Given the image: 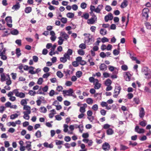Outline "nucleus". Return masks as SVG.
Instances as JSON below:
<instances>
[{"instance_id":"nucleus-1","label":"nucleus","mask_w":151,"mask_h":151,"mask_svg":"<svg viewBox=\"0 0 151 151\" xmlns=\"http://www.w3.org/2000/svg\"><path fill=\"white\" fill-rule=\"evenodd\" d=\"M73 53V50L72 49H68L66 52L65 53L63 57H61L60 59L61 62L65 63L67 61V59L70 60V56Z\"/></svg>"},{"instance_id":"nucleus-2","label":"nucleus","mask_w":151,"mask_h":151,"mask_svg":"<svg viewBox=\"0 0 151 151\" xmlns=\"http://www.w3.org/2000/svg\"><path fill=\"white\" fill-rule=\"evenodd\" d=\"M142 72L145 76V78L148 79L151 78L150 70L147 67H144L142 69Z\"/></svg>"},{"instance_id":"nucleus-3","label":"nucleus","mask_w":151,"mask_h":151,"mask_svg":"<svg viewBox=\"0 0 151 151\" xmlns=\"http://www.w3.org/2000/svg\"><path fill=\"white\" fill-rule=\"evenodd\" d=\"M63 92L64 96H72L74 98H76L77 97L76 96L74 93L73 91L72 88H70L68 90H63Z\"/></svg>"},{"instance_id":"nucleus-4","label":"nucleus","mask_w":151,"mask_h":151,"mask_svg":"<svg viewBox=\"0 0 151 151\" xmlns=\"http://www.w3.org/2000/svg\"><path fill=\"white\" fill-rule=\"evenodd\" d=\"M83 35L84 36L87 35L85 37L84 42L85 43L87 44L88 45H90L92 43V36L90 35V34H87L86 33L84 34Z\"/></svg>"},{"instance_id":"nucleus-5","label":"nucleus","mask_w":151,"mask_h":151,"mask_svg":"<svg viewBox=\"0 0 151 151\" xmlns=\"http://www.w3.org/2000/svg\"><path fill=\"white\" fill-rule=\"evenodd\" d=\"M121 89V88L120 86L118 84H117L115 86L114 93V94L113 95V96L114 98H117L118 95L120 93Z\"/></svg>"},{"instance_id":"nucleus-6","label":"nucleus","mask_w":151,"mask_h":151,"mask_svg":"<svg viewBox=\"0 0 151 151\" xmlns=\"http://www.w3.org/2000/svg\"><path fill=\"white\" fill-rule=\"evenodd\" d=\"M13 92L16 96L20 98H23L25 97V95L24 93L22 92H19L18 89H15L13 90Z\"/></svg>"},{"instance_id":"nucleus-7","label":"nucleus","mask_w":151,"mask_h":151,"mask_svg":"<svg viewBox=\"0 0 151 151\" xmlns=\"http://www.w3.org/2000/svg\"><path fill=\"white\" fill-rule=\"evenodd\" d=\"M97 20L96 16L93 14L92 17L90 19H88L87 23L89 24H93L96 22Z\"/></svg>"},{"instance_id":"nucleus-8","label":"nucleus","mask_w":151,"mask_h":151,"mask_svg":"<svg viewBox=\"0 0 151 151\" xmlns=\"http://www.w3.org/2000/svg\"><path fill=\"white\" fill-rule=\"evenodd\" d=\"M149 10L148 8H145L142 11V15L147 20L149 17L148 13Z\"/></svg>"},{"instance_id":"nucleus-9","label":"nucleus","mask_w":151,"mask_h":151,"mask_svg":"<svg viewBox=\"0 0 151 151\" xmlns=\"http://www.w3.org/2000/svg\"><path fill=\"white\" fill-rule=\"evenodd\" d=\"M139 116L140 118L143 119L145 114L144 109L143 107H141L139 109Z\"/></svg>"},{"instance_id":"nucleus-10","label":"nucleus","mask_w":151,"mask_h":151,"mask_svg":"<svg viewBox=\"0 0 151 151\" xmlns=\"http://www.w3.org/2000/svg\"><path fill=\"white\" fill-rule=\"evenodd\" d=\"M60 36L62 37L65 41L67 40L69 38V36L64 32H62L60 33Z\"/></svg>"},{"instance_id":"nucleus-11","label":"nucleus","mask_w":151,"mask_h":151,"mask_svg":"<svg viewBox=\"0 0 151 151\" xmlns=\"http://www.w3.org/2000/svg\"><path fill=\"white\" fill-rule=\"evenodd\" d=\"M14 93L13 90L12 91H9V93L7 94L8 96L10 97L9 100L12 101H15L16 99V98L15 97L13 96Z\"/></svg>"},{"instance_id":"nucleus-12","label":"nucleus","mask_w":151,"mask_h":151,"mask_svg":"<svg viewBox=\"0 0 151 151\" xmlns=\"http://www.w3.org/2000/svg\"><path fill=\"white\" fill-rule=\"evenodd\" d=\"M5 20L7 22V26L9 27H12V26L11 24L12 22V17H7L6 18Z\"/></svg>"},{"instance_id":"nucleus-13","label":"nucleus","mask_w":151,"mask_h":151,"mask_svg":"<svg viewBox=\"0 0 151 151\" xmlns=\"http://www.w3.org/2000/svg\"><path fill=\"white\" fill-rule=\"evenodd\" d=\"M93 84L94 88L96 89H99L101 87V84L99 83L98 80L95 79V81L94 82Z\"/></svg>"},{"instance_id":"nucleus-14","label":"nucleus","mask_w":151,"mask_h":151,"mask_svg":"<svg viewBox=\"0 0 151 151\" xmlns=\"http://www.w3.org/2000/svg\"><path fill=\"white\" fill-rule=\"evenodd\" d=\"M100 105L103 107H106V109L108 110H110L111 108V106L110 105L108 106L107 102L102 101Z\"/></svg>"},{"instance_id":"nucleus-15","label":"nucleus","mask_w":151,"mask_h":151,"mask_svg":"<svg viewBox=\"0 0 151 151\" xmlns=\"http://www.w3.org/2000/svg\"><path fill=\"white\" fill-rule=\"evenodd\" d=\"M131 76V75L129 72H125L124 76V78L127 81H130Z\"/></svg>"},{"instance_id":"nucleus-16","label":"nucleus","mask_w":151,"mask_h":151,"mask_svg":"<svg viewBox=\"0 0 151 151\" xmlns=\"http://www.w3.org/2000/svg\"><path fill=\"white\" fill-rule=\"evenodd\" d=\"M134 131L138 133H143L145 132L144 129L142 128H139L138 126H136L135 128Z\"/></svg>"},{"instance_id":"nucleus-17","label":"nucleus","mask_w":151,"mask_h":151,"mask_svg":"<svg viewBox=\"0 0 151 151\" xmlns=\"http://www.w3.org/2000/svg\"><path fill=\"white\" fill-rule=\"evenodd\" d=\"M8 76H9V74H5L4 73H2L1 74V81L2 82H3L7 80Z\"/></svg>"},{"instance_id":"nucleus-18","label":"nucleus","mask_w":151,"mask_h":151,"mask_svg":"<svg viewBox=\"0 0 151 151\" xmlns=\"http://www.w3.org/2000/svg\"><path fill=\"white\" fill-rule=\"evenodd\" d=\"M87 107V105L85 103L83 104L82 106L80 107L79 111L81 113H84L86 111V109Z\"/></svg>"},{"instance_id":"nucleus-19","label":"nucleus","mask_w":151,"mask_h":151,"mask_svg":"<svg viewBox=\"0 0 151 151\" xmlns=\"http://www.w3.org/2000/svg\"><path fill=\"white\" fill-rule=\"evenodd\" d=\"M113 19V16L111 13H109L108 15L105 16L104 20L106 22H107L109 20H112Z\"/></svg>"},{"instance_id":"nucleus-20","label":"nucleus","mask_w":151,"mask_h":151,"mask_svg":"<svg viewBox=\"0 0 151 151\" xmlns=\"http://www.w3.org/2000/svg\"><path fill=\"white\" fill-rule=\"evenodd\" d=\"M103 149L105 151L109 150L110 149V146L109 144L107 142H105L102 145Z\"/></svg>"},{"instance_id":"nucleus-21","label":"nucleus","mask_w":151,"mask_h":151,"mask_svg":"<svg viewBox=\"0 0 151 151\" xmlns=\"http://www.w3.org/2000/svg\"><path fill=\"white\" fill-rule=\"evenodd\" d=\"M23 109L26 110V111H23V113H27L28 114H30L31 113V108L28 106L26 105L24 106L23 107Z\"/></svg>"},{"instance_id":"nucleus-22","label":"nucleus","mask_w":151,"mask_h":151,"mask_svg":"<svg viewBox=\"0 0 151 151\" xmlns=\"http://www.w3.org/2000/svg\"><path fill=\"white\" fill-rule=\"evenodd\" d=\"M20 4L19 2H17L16 4L12 7V9L15 10H17L20 8Z\"/></svg>"},{"instance_id":"nucleus-23","label":"nucleus","mask_w":151,"mask_h":151,"mask_svg":"<svg viewBox=\"0 0 151 151\" xmlns=\"http://www.w3.org/2000/svg\"><path fill=\"white\" fill-rule=\"evenodd\" d=\"M100 70L105 71L107 70V66L104 63L101 64L99 66Z\"/></svg>"},{"instance_id":"nucleus-24","label":"nucleus","mask_w":151,"mask_h":151,"mask_svg":"<svg viewBox=\"0 0 151 151\" xmlns=\"http://www.w3.org/2000/svg\"><path fill=\"white\" fill-rule=\"evenodd\" d=\"M128 1L127 0H123V1L120 5V7L122 8H124L128 5Z\"/></svg>"},{"instance_id":"nucleus-25","label":"nucleus","mask_w":151,"mask_h":151,"mask_svg":"<svg viewBox=\"0 0 151 151\" xmlns=\"http://www.w3.org/2000/svg\"><path fill=\"white\" fill-rule=\"evenodd\" d=\"M103 6L101 4L99 5L95 9V12L99 13L101 11L103 8Z\"/></svg>"},{"instance_id":"nucleus-26","label":"nucleus","mask_w":151,"mask_h":151,"mask_svg":"<svg viewBox=\"0 0 151 151\" xmlns=\"http://www.w3.org/2000/svg\"><path fill=\"white\" fill-rule=\"evenodd\" d=\"M106 134L108 135H111L114 133V130L111 128H109L106 131Z\"/></svg>"},{"instance_id":"nucleus-27","label":"nucleus","mask_w":151,"mask_h":151,"mask_svg":"<svg viewBox=\"0 0 151 151\" xmlns=\"http://www.w3.org/2000/svg\"><path fill=\"white\" fill-rule=\"evenodd\" d=\"M133 101L135 104L137 105H138L140 103V101L139 98L135 97L133 99Z\"/></svg>"},{"instance_id":"nucleus-28","label":"nucleus","mask_w":151,"mask_h":151,"mask_svg":"<svg viewBox=\"0 0 151 151\" xmlns=\"http://www.w3.org/2000/svg\"><path fill=\"white\" fill-rule=\"evenodd\" d=\"M23 114H24L23 116V118L27 120H29L30 118V116L29 115L30 114H28L27 113H23Z\"/></svg>"},{"instance_id":"nucleus-29","label":"nucleus","mask_w":151,"mask_h":151,"mask_svg":"<svg viewBox=\"0 0 151 151\" xmlns=\"http://www.w3.org/2000/svg\"><path fill=\"white\" fill-rule=\"evenodd\" d=\"M20 52L21 50L19 48H17L16 49L15 53L18 58H19L21 55Z\"/></svg>"},{"instance_id":"nucleus-30","label":"nucleus","mask_w":151,"mask_h":151,"mask_svg":"<svg viewBox=\"0 0 151 151\" xmlns=\"http://www.w3.org/2000/svg\"><path fill=\"white\" fill-rule=\"evenodd\" d=\"M58 19L59 20H60L61 22L64 24L66 23L67 21V19L66 18L62 17L61 18H60L58 17Z\"/></svg>"},{"instance_id":"nucleus-31","label":"nucleus","mask_w":151,"mask_h":151,"mask_svg":"<svg viewBox=\"0 0 151 151\" xmlns=\"http://www.w3.org/2000/svg\"><path fill=\"white\" fill-rule=\"evenodd\" d=\"M86 102L88 104L91 105L93 103V100L91 98H88L86 99Z\"/></svg>"},{"instance_id":"nucleus-32","label":"nucleus","mask_w":151,"mask_h":151,"mask_svg":"<svg viewBox=\"0 0 151 151\" xmlns=\"http://www.w3.org/2000/svg\"><path fill=\"white\" fill-rule=\"evenodd\" d=\"M32 10V8L30 7H27L25 8L24 11L26 13H30Z\"/></svg>"},{"instance_id":"nucleus-33","label":"nucleus","mask_w":151,"mask_h":151,"mask_svg":"<svg viewBox=\"0 0 151 151\" xmlns=\"http://www.w3.org/2000/svg\"><path fill=\"white\" fill-rule=\"evenodd\" d=\"M100 34L102 35H106L107 33V31L104 29H101L100 31Z\"/></svg>"},{"instance_id":"nucleus-34","label":"nucleus","mask_w":151,"mask_h":151,"mask_svg":"<svg viewBox=\"0 0 151 151\" xmlns=\"http://www.w3.org/2000/svg\"><path fill=\"white\" fill-rule=\"evenodd\" d=\"M112 83V81L109 79H107L105 81V84L106 86H110Z\"/></svg>"},{"instance_id":"nucleus-35","label":"nucleus","mask_w":151,"mask_h":151,"mask_svg":"<svg viewBox=\"0 0 151 151\" xmlns=\"http://www.w3.org/2000/svg\"><path fill=\"white\" fill-rule=\"evenodd\" d=\"M62 37H58L59 40L58 41V43L59 45H60L63 44V42L64 41V40L62 39Z\"/></svg>"},{"instance_id":"nucleus-36","label":"nucleus","mask_w":151,"mask_h":151,"mask_svg":"<svg viewBox=\"0 0 151 151\" xmlns=\"http://www.w3.org/2000/svg\"><path fill=\"white\" fill-rule=\"evenodd\" d=\"M35 136L37 138H40L41 137V132L40 130H38L35 133Z\"/></svg>"},{"instance_id":"nucleus-37","label":"nucleus","mask_w":151,"mask_h":151,"mask_svg":"<svg viewBox=\"0 0 151 151\" xmlns=\"http://www.w3.org/2000/svg\"><path fill=\"white\" fill-rule=\"evenodd\" d=\"M67 17L70 18H72L74 17V14L71 12H68L66 14Z\"/></svg>"},{"instance_id":"nucleus-38","label":"nucleus","mask_w":151,"mask_h":151,"mask_svg":"<svg viewBox=\"0 0 151 151\" xmlns=\"http://www.w3.org/2000/svg\"><path fill=\"white\" fill-rule=\"evenodd\" d=\"M139 124L142 127H144L147 125V123L145 120H143V121L140 122Z\"/></svg>"},{"instance_id":"nucleus-39","label":"nucleus","mask_w":151,"mask_h":151,"mask_svg":"<svg viewBox=\"0 0 151 151\" xmlns=\"http://www.w3.org/2000/svg\"><path fill=\"white\" fill-rule=\"evenodd\" d=\"M47 111L46 108L42 106L40 108V112L43 113H45Z\"/></svg>"},{"instance_id":"nucleus-40","label":"nucleus","mask_w":151,"mask_h":151,"mask_svg":"<svg viewBox=\"0 0 151 151\" xmlns=\"http://www.w3.org/2000/svg\"><path fill=\"white\" fill-rule=\"evenodd\" d=\"M11 33L13 35H17L19 34V31L17 29H14L11 31Z\"/></svg>"},{"instance_id":"nucleus-41","label":"nucleus","mask_w":151,"mask_h":151,"mask_svg":"<svg viewBox=\"0 0 151 151\" xmlns=\"http://www.w3.org/2000/svg\"><path fill=\"white\" fill-rule=\"evenodd\" d=\"M18 116L19 115L16 113L14 114H12L10 115V119H14L17 118Z\"/></svg>"},{"instance_id":"nucleus-42","label":"nucleus","mask_w":151,"mask_h":151,"mask_svg":"<svg viewBox=\"0 0 151 151\" xmlns=\"http://www.w3.org/2000/svg\"><path fill=\"white\" fill-rule=\"evenodd\" d=\"M6 125L9 127L12 126L13 127H15L16 126V124L14 122H9L6 124Z\"/></svg>"},{"instance_id":"nucleus-43","label":"nucleus","mask_w":151,"mask_h":151,"mask_svg":"<svg viewBox=\"0 0 151 151\" xmlns=\"http://www.w3.org/2000/svg\"><path fill=\"white\" fill-rule=\"evenodd\" d=\"M3 50L2 51V49H1L0 50V56L5 55L6 54V48H4Z\"/></svg>"},{"instance_id":"nucleus-44","label":"nucleus","mask_w":151,"mask_h":151,"mask_svg":"<svg viewBox=\"0 0 151 151\" xmlns=\"http://www.w3.org/2000/svg\"><path fill=\"white\" fill-rule=\"evenodd\" d=\"M36 93L37 94H43L45 95V93L43 92L42 87H41L39 89L38 91Z\"/></svg>"},{"instance_id":"nucleus-45","label":"nucleus","mask_w":151,"mask_h":151,"mask_svg":"<svg viewBox=\"0 0 151 151\" xmlns=\"http://www.w3.org/2000/svg\"><path fill=\"white\" fill-rule=\"evenodd\" d=\"M8 79H7V80H6V84L8 86H9V85H11V83H12V81H11V80L10 78V76H8Z\"/></svg>"},{"instance_id":"nucleus-46","label":"nucleus","mask_w":151,"mask_h":151,"mask_svg":"<svg viewBox=\"0 0 151 151\" xmlns=\"http://www.w3.org/2000/svg\"><path fill=\"white\" fill-rule=\"evenodd\" d=\"M57 76L59 78H61L63 76V74L60 71H58L56 73Z\"/></svg>"},{"instance_id":"nucleus-47","label":"nucleus","mask_w":151,"mask_h":151,"mask_svg":"<svg viewBox=\"0 0 151 151\" xmlns=\"http://www.w3.org/2000/svg\"><path fill=\"white\" fill-rule=\"evenodd\" d=\"M20 103L23 106H26L25 105L27 104V102L26 99H22Z\"/></svg>"},{"instance_id":"nucleus-48","label":"nucleus","mask_w":151,"mask_h":151,"mask_svg":"<svg viewBox=\"0 0 151 151\" xmlns=\"http://www.w3.org/2000/svg\"><path fill=\"white\" fill-rule=\"evenodd\" d=\"M82 17H83L86 19H88L89 15L88 13H85L83 14V15L81 16Z\"/></svg>"},{"instance_id":"nucleus-49","label":"nucleus","mask_w":151,"mask_h":151,"mask_svg":"<svg viewBox=\"0 0 151 151\" xmlns=\"http://www.w3.org/2000/svg\"><path fill=\"white\" fill-rule=\"evenodd\" d=\"M128 147L126 146H125L123 145H120V150H124L127 149H128Z\"/></svg>"},{"instance_id":"nucleus-50","label":"nucleus","mask_w":151,"mask_h":151,"mask_svg":"<svg viewBox=\"0 0 151 151\" xmlns=\"http://www.w3.org/2000/svg\"><path fill=\"white\" fill-rule=\"evenodd\" d=\"M98 109V106L97 104H95L92 107V109L94 111H97Z\"/></svg>"},{"instance_id":"nucleus-51","label":"nucleus","mask_w":151,"mask_h":151,"mask_svg":"<svg viewBox=\"0 0 151 151\" xmlns=\"http://www.w3.org/2000/svg\"><path fill=\"white\" fill-rule=\"evenodd\" d=\"M26 143L27 144L26 146L25 147L26 148L31 147V142L28 141L26 142Z\"/></svg>"},{"instance_id":"nucleus-52","label":"nucleus","mask_w":151,"mask_h":151,"mask_svg":"<svg viewBox=\"0 0 151 151\" xmlns=\"http://www.w3.org/2000/svg\"><path fill=\"white\" fill-rule=\"evenodd\" d=\"M55 143L57 145H60L63 144V141L60 140H56L55 141Z\"/></svg>"},{"instance_id":"nucleus-53","label":"nucleus","mask_w":151,"mask_h":151,"mask_svg":"<svg viewBox=\"0 0 151 151\" xmlns=\"http://www.w3.org/2000/svg\"><path fill=\"white\" fill-rule=\"evenodd\" d=\"M137 143L136 142H132L131 141L129 142V145H132L133 147L136 146Z\"/></svg>"},{"instance_id":"nucleus-54","label":"nucleus","mask_w":151,"mask_h":151,"mask_svg":"<svg viewBox=\"0 0 151 151\" xmlns=\"http://www.w3.org/2000/svg\"><path fill=\"white\" fill-rule=\"evenodd\" d=\"M101 41L102 43H104L105 42H108L109 40L106 37H104L101 39Z\"/></svg>"},{"instance_id":"nucleus-55","label":"nucleus","mask_w":151,"mask_h":151,"mask_svg":"<svg viewBox=\"0 0 151 151\" xmlns=\"http://www.w3.org/2000/svg\"><path fill=\"white\" fill-rule=\"evenodd\" d=\"M105 10L107 12H110L111 10L112 9L111 6L109 5H106L105 8Z\"/></svg>"},{"instance_id":"nucleus-56","label":"nucleus","mask_w":151,"mask_h":151,"mask_svg":"<svg viewBox=\"0 0 151 151\" xmlns=\"http://www.w3.org/2000/svg\"><path fill=\"white\" fill-rule=\"evenodd\" d=\"M78 53L81 55H83L84 54L85 52L82 49H79L78 51Z\"/></svg>"},{"instance_id":"nucleus-57","label":"nucleus","mask_w":151,"mask_h":151,"mask_svg":"<svg viewBox=\"0 0 151 151\" xmlns=\"http://www.w3.org/2000/svg\"><path fill=\"white\" fill-rule=\"evenodd\" d=\"M42 88L43 92L44 93V92H47V91L48 89V87L47 86H45Z\"/></svg>"},{"instance_id":"nucleus-58","label":"nucleus","mask_w":151,"mask_h":151,"mask_svg":"<svg viewBox=\"0 0 151 151\" xmlns=\"http://www.w3.org/2000/svg\"><path fill=\"white\" fill-rule=\"evenodd\" d=\"M82 73L81 71H78L76 73V76L79 78H80L82 75Z\"/></svg>"},{"instance_id":"nucleus-59","label":"nucleus","mask_w":151,"mask_h":151,"mask_svg":"<svg viewBox=\"0 0 151 151\" xmlns=\"http://www.w3.org/2000/svg\"><path fill=\"white\" fill-rule=\"evenodd\" d=\"M88 61L90 65H94V63L93 61V59L92 58H90L88 60Z\"/></svg>"},{"instance_id":"nucleus-60","label":"nucleus","mask_w":151,"mask_h":151,"mask_svg":"<svg viewBox=\"0 0 151 151\" xmlns=\"http://www.w3.org/2000/svg\"><path fill=\"white\" fill-rule=\"evenodd\" d=\"M87 4L85 2H83L81 3V7L82 9H84L86 7Z\"/></svg>"},{"instance_id":"nucleus-61","label":"nucleus","mask_w":151,"mask_h":151,"mask_svg":"<svg viewBox=\"0 0 151 151\" xmlns=\"http://www.w3.org/2000/svg\"><path fill=\"white\" fill-rule=\"evenodd\" d=\"M33 60L35 63H37L38 62V57L35 55L33 56L32 57Z\"/></svg>"},{"instance_id":"nucleus-62","label":"nucleus","mask_w":151,"mask_h":151,"mask_svg":"<svg viewBox=\"0 0 151 151\" xmlns=\"http://www.w3.org/2000/svg\"><path fill=\"white\" fill-rule=\"evenodd\" d=\"M64 73L65 74V76L67 77H68L70 76V70H67L65 71H64Z\"/></svg>"},{"instance_id":"nucleus-63","label":"nucleus","mask_w":151,"mask_h":151,"mask_svg":"<svg viewBox=\"0 0 151 151\" xmlns=\"http://www.w3.org/2000/svg\"><path fill=\"white\" fill-rule=\"evenodd\" d=\"M120 51L118 50H117L116 49H115L113 51V53L114 55H117L119 53Z\"/></svg>"},{"instance_id":"nucleus-64","label":"nucleus","mask_w":151,"mask_h":151,"mask_svg":"<svg viewBox=\"0 0 151 151\" xmlns=\"http://www.w3.org/2000/svg\"><path fill=\"white\" fill-rule=\"evenodd\" d=\"M145 24L147 29H151V25L149 23L147 22L145 23Z\"/></svg>"}]
</instances>
